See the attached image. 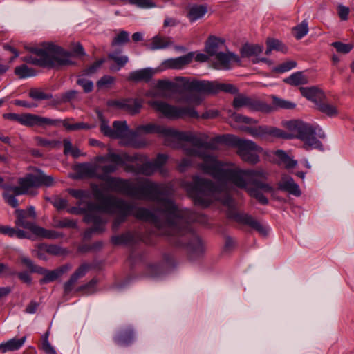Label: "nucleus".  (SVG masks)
Masks as SVG:
<instances>
[{"mask_svg": "<svg viewBox=\"0 0 354 354\" xmlns=\"http://www.w3.org/2000/svg\"><path fill=\"white\" fill-rule=\"evenodd\" d=\"M24 180V188L26 189V194L35 195V189L38 187H50L53 185V178H20Z\"/></svg>", "mask_w": 354, "mask_h": 354, "instance_id": "4be33fe9", "label": "nucleus"}, {"mask_svg": "<svg viewBox=\"0 0 354 354\" xmlns=\"http://www.w3.org/2000/svg\"><path fill=\"white\" fill-rule=\"evenodd\" d=\"M142 103V100L138 98H125L110 101L108 104L110 106H115L131 115H135L140 113Z\"/></svg>", "mask_w": 354, "mask_h": 354, "instance_id": "f3484780", "label": "nucleus"}, {"mask_svg": "<svg viewBox=\"0 0 354 354\" xmlns=\"http://www.w3.org/2000/svg\"><path fill=\"white\" fill-rule=\"evenodd\" d=\"M232 105L236 109L246 107L254 111H261L263 113L272 111V106L267 104L256 97H250L244 94L236 95L234 98Z\"/></svg>", "mask_w": 354, "mask_h": 354, "instance_id": "2eb2a0df", "label": "nucleus"}, {"mask_svg": "<svg viewBox=\"0 0 354 354\" xmlns=\"http://www.w3.org/2000/svg\"><path fill=\"white\" fill-rule=\"evenodd\" d=\"M133 340V333L130 329L123 330L114 337L115 342L120 346H129Z\"/></svg>", "mask_w": 354, "mask_h": 354, "instance_id": "2f4dec72", "label": "nucleus"}, {"mask_svg": "<svg viewBox=\"0 0 354 354\" xmlns=\"http://www.w3.org/2000/svg\"><path fill=\"white\" fill-rule=\"evenodd\" d=\"M133 236L129 232L122 234L121 235L113 236L111 237V242L114 245L126 244L131 241Z\"/></svg>", "mask_w": 354, "mask_h": 354, "instance_id": "3c124183", "label": "nucleus"}, {"mask_svg": "<svg viewBox=\"0 0 354 354\" xmlns=\"http://www.w3.org/2000/svg\"><path fill=\"white\" fill-rule=\"evenodd\" d=\"M192 183H184L183 186L194 204L207 207L213 201H220L231 208L234 201L229 194L232 187L245 189L251 197L262 205H268V199L263 193H270L275 197L273 187L260 178H193Z\"/></svg>", "mask_w": 354, "mask_h": 354, "instance_id": "f03ea898", "label": "nucleus"}, {"mask_svg": "<svg viewBox=\"0 0 354 354\" xmlns=\"http://www.w3.org/2000/svg\"><path fill=\"white\" fill-rule=\"evenodd\" d=\"M214 59L223 69H229L230 68V62L232 61L240 62L239 57L234 53L230 52L227 48H226V50L220 52Z\"/></svg>", "mask_w": 354, "mask_h": 354, "instance_id": "393cba45", "label": "nucleus"}, {"mask_svg": "<svg viewBox=\"0 0 354 354\" xmlns=\"http://www.w3.org/2000/svg\"><path fill=\"white\" fill-rule=\"evenodd\" d=\"M295 104L289 101L284 100L277 97H273V106L272 111L274 108H282L286 109H291L295 107Z\"/></svg>", "mask_w": 354, "mask_h": 354, "instance_id": "864d4df0", "label": "nucleus"}, {"mask_svg": "<svg viewBox=\"0 0 354 354\" xmlns=\"http://www.w3.org/2000/svg\"><path fill=\"white\" fill-rule=\"evenodd\" d=\"M108 189L122 195L138 199L155 201L160 205L159 211L165 216L161 220L153 212L145 207H136L131 215L138 220L151 223L161 231V234L175 239L174 243L185 247L189 254L195 257L204 252V246L200 237L189 227L196 221V216L188 209H180L176 206L170 196L169 187L149 181L136 178H108Z\"/></svg>", "mask_w": 354, "mask_h": 354, "instance_id": "f257e3e1", "label": "nucleus"}, {"mask_svg": "<svg viewBox=\"0 0 354 354\" xmlns=\"http://www.w3.org/2000/svg\"><path fill=\"white\" fill-rule=\"evenodd\" d=\"M89 270V266L86 263L82 264L71 275L69 279L64 283V296L66 297L73 290L79 279L84 277Z\"/></svg>", "mask_w": 354, "mask_h": 354, "instance_id": "a211bd4d", "label": "nucleus"}, {"mask_svg": "<svg viewBox=\"0 0 354 354\" xmlns=\"http://www.w3.org/2000/svg\"><path fill=\"white\" fill-rule=\"evenodd\" d=\"M267 46H270L273 50H277L283 53L287 51V48L280 41L277 39H268Z\"/></svg>", "mask_w": 354, "mask_h": 354, "instance_id": "13d9d810", "label": "nucleus"}, {"mask_svg": "<svg viewBox=\"0 0 354 354\" xmlns=\"http://www.w3.org/2000/svg\"><path fill=\"white\" fill-rule=\"evenodd\" d=\"M87 209H88L87 208ZM84 217V221L87 223H93V227L91 228L93 232H102L104 231V223L99 215L94 214L95 211H89Z\"/></svg>", "mask_w": 354, "mask_h": 354, "instance_id": "7c9ffc66", "label": "nucleus"}, {"mask_svg": "<svg viewBox=\"0 0 354 354\" xmlns=\"http://www.w3.org/2000/svg\"><path fill=\"white\" fill-rule=\"evenodd\" d=\"M105 180L98 185L92 187L93 194L94 198L100 202L98 205L93 203H88V209L89 211H101L108 214L118 213V215L114 219L112 225V229L114 231L118 230L120 225L124 223L127 216L131 215L132 211L134 209V205L124 199L117 198L113 196H106L109 192H114L108 189L106 183L109 180L104 178Z\"/></svg>", "mask_w": 354, "mask_h": 354, "instance_id": "39448f33", "label": "nucleus"}, {"mask_svg": "<svg viewBox=\"0 0 354 354\" xmlns=\"http://www.w3.org/2000/svg\"><path fill=\"white\" fill-rule=\"evenodd\" d=\"M172 45L173 41L171 37L157 35L151 39L148 48L151 50H157L165 49Z\"/></svg>", "mask_w": 354, "mask_h": 354, "instance_id": "cd10ccee", "label": "nucleus"}, {"mask_svg": "<svg viewBox=\"0 0 354 354\" xmlns=\"http://www.w3.org/2000/svg\"><path fill=\"white\" fill-rule=\"evenodd\" d=\"M156 86L160 90L171 91L174 90L175 84L169 80H160L158 81Z\"/></svg>", "mask_w": 354, "mask_h": 354, "instance_id": "bf43d9fd", "label": "nucleus"}, {"mask_svg": "<svg viewBox=\"0 0 354 354\" xmlns=\"http://www.w3.org/2000/svg\"><path fill=\"white\" fill-rule=\"evenodd\" d=\"M30 52L37 55H27L21 58L26 63L44 68H55L75 65L72 60L73 55L63 48L53 44H43L40 46L26 48Z\"/></svg>", "mask_w": 354, "mask_h": 354, "instance_id": "423d86ee", "label": "nucleus"}, {"mask_svg": "<svg viewBox=\"0 0 354 354\" xmlns=\"http://www.w3.org/2000/svg\"><path fill=\"white\" fill-rule=\"evenodd\" d=\"M36 143L39 146H41L48 149H55L60 147L61 142L58 140H50L46 138L37 136L35 138Z\"/></svg>", "mask_w": 354, "mask_h": 354, "instance_id": "c03bdc74", "label": "nucleus"}, {"mask_svg": "<svg viewBox=\"0 0 354 354\" xmlns=\"http://www.w3.org/2000/svg\"><path fill=\"white\" fill-rule=\"evenodd\" d=\"M297 66L296 62L293 60L286 61L274 68L277 73H284L294 68Z\"/></svg>", "mask_w": 354, "mask_h": 354, "instance_id": "5fc2aeb1", "label": "nucleus"}, {"mask_svg": "<svg viewBox=\"0 0 354 354\" xmlns=\"http://www.w3.org/2000/svg\"><path fill=\"white\" fill-rule=\"evenodd\" d=\"M115 82V78L110 75H104L97 82V87L99 89L110 88Z\"/></svg>", "mask_w": 354, "mask_h": 354, "instance_id": "de8ad7c7", "label": "nucleus"}, {"mask_svg": "<svg viewBox=\"0 0 354 354\" xmlns=\"http://www.w3.org/2000/svg\"><path fill=\"white\" fill-rule=\"evenodd\" d=\"M284 82L292 86H299L306 84L308 81L307 77L304 75L303 72L299 71L286 78Z\"/></svg>", "mask_w": 354, "mask_h": 354, "instance_id": "e433bc0d", "label": "nucleus"}, {"mask_svg": "<svg viewBox=\"0 0 354 354\" xmlns=\"http://www.w3.org/2000/svg\"><path fill=\"white\" fill-rule=\"evenodd\" d=\"M72 266L71 264H64L57 269L49 271L44 268V272L41 274L44 277L39 280L40 284H45L48 282L54 281L62 274L66 273L71 269Z\"/></svg>", "mask_w": 354, "mask_h": 354, "instance_id": "b1692460", "label": "nucleus"}, {"mask_svg": "<svg viewBox=\"0 0 354 354\" xmlns=\"http://www.w3.org/2000/svg\"><path fill=\"white\" fill-rule=\"evenodd\" d=\"M26 337L24 336L19 339H17L15 338L9 339L8 341L5 342L6 344V351H15L20 349L21 346L24 345L26 342Z\"/></svg>", "mask_w": 354, "mask_h": 354, "instance_id": "37998d69", "label": "nucleus"}, {"mask_svg": "<svg viewBox=\"0 0 354 354\" xmlns=\"http://www.w3.org/2000/svg\"><path fill=\"white\" fill-rule=\"evenodd\" d=\"M121 50H115L111 53L108 55V57L110 59L114 61L117 65L119 66V68L125 66V64L129 62V57L127 55H120Z\"/></svg>", "mask_w": 354, "mask_h": 354, "instance_id": "a18cd8bd", "label": "nucleus"}, {"mask_svg": "<svg viewBox=\"0 0 354 354\" xmlns=\"http://www.w3.org/2000/svg\"><path fill=\"white\" fill-rule=\"evenodd\" d=\"M19 260L21 264L29 270L30 272L42 274L44 268L34 263V262L28 257L21 256Z\"/></svg>", "mask_w": 354, "mask_h": 354, "instance_id": "58836bf2", "label": "nucleus"}, {"mask_svg": "<svg viewBox=\"0 0 354 354\" xmlns=\"http://www.w3.org/2000/svg\"><path fill=\"white\" fill-rule=\"evenodd\" d=\"M24 180L19 178L18 185H12L8 182H6L4 178H0V189H3V198L6 202L12 207L18 206V201L16 196L26 194V189L24 188Z\"/></svg>", "mask_w": 354, "mask_h": 354, "instance_id": "dca6fc26", "label": "nucleus"}, {"mask_svg": "<svg viewBox=\"0 0 354 354\" xmlns=\"http://www.w3.org/2000/svg\"><path fill=\"white\" fill-rule=\"evenodd\" d=\"M84 76L82 75V73L78 76L77 84L82 86L85 93H90L93 89V83L91 80L85 78Z\"/></svg>", "mask_w": 354, "mask_h": 354, "instance_id": "8fccbe9b", "label": "nucleus"}, {"mask_svg": "<svg viewBox=\"0 0 354 354\" xmlns=\"http://www.w3.org/2000/svg\"><path fill=\"white\" fill-rule=\"evenodd\" d=\"M29 97L35 100H50L52 98V95L46 93L40 89L32 88L29 91Z\"/></svg>", "mask_w": 354, "mask_h": 354, "instance_id": "09e8293b", "label": "nucleus"}, {"mask_svg": "<svg viewBox=\"0 0 354 354\" xmlns=\"http://www.w3.org/2000/svg\"><path fill=\"white\" fill-rule=\"evenodd\" d=\"M17 225L30 230L35 235L41 238L55 239L60 236L59 232L55 230H46L35 225L33 222L27 220L24 210L17 209L15 211Z\"/></svg>", "mask_w": 354, "mask_h": 354, "instance_id": "ddd939ff", "label": "nucleus"}, {"mask_svg": "<svg viewBox=\"0 0 354 354\" xmlns=\"http://www.w3.org/2000/svg\"><path fill=\"white\" fill-rule=\"evenodd\" d=\"M233 136H234L231 135H223L216 136L209 141L207 140H205L203 151L209 152L208 150H217L218 149L219 143L227 142H232V137Z\"/></svg>", "mask_w": 354, "mask_h": 354, "instance_id": "c85d7f7f", "label": "nucleus"}, {"mask_svg": "<svg viewBox=\"0 0 354 354\" xmlns=\"http://www.w3.org/2000/svg\"><path fill=\"white\" fill-rule=\"evenodd\" d=\"M64 145V155L71 154L73 158H77L82 153L80 151V149L74 146H73L71 142L69 139L65 138L63 140Z\"/></svg>", "mask_w": 354, "mask_h": 354, "instance_id": "ea45409f", "label": "nucleus"}, {"mask_svg": "<svg viewBox=\"0 0 354 354\" xmlns=\"http://www.w3.org/2000/svg\"><path fill=\"white\" fill-rule=\"evenodd\" d=\"M225 40L216 36H209L205 45V52L210 57H216L220 52L226 50Z\"/></svg>", "mask_w": 354, "mask_h": 354, "instance_id": "aec40b11", "label": "nucleus"}, {"mask_svg": "<svg viewBox=\"0 0 354 354\" xmlns=\"http://www.w3.org/2000/svg\"><path fill=\"white\" fill-rule=\"evenodd\" d=\"M15 73L19 78L25 79L36 76L37 71L32 68L28 67L26 64H22L15 68Z\"/></svg>", "mask_w": 354, "mask_h": 354, "instance_id": "4c0bfd02", "label": "nucleus"}, {"mask_svg": "<svg viewBox=\"0 0 354 354\" xmlns=\"http://www.w3.org/2000/svg\"><path fill=\"white\" fill-rule=\"evenodd\" d=\"M337 52L343 54L348 53L353 49V45L350 44H344L340 41H335L331 44Z\"/></svg>", "mask_w": 354, "mask_h": 354, "instance_id": "6e6d98bb", "label": "nucleus"}, {"mask_svg": "<svg viewBox=\"0 0 354 354\" xmlns=\"http://www.w3.org/2000/svg\"><path fill=\"white\" fill-rule=\"evenodd\" d=\"M194 57L193 53H189L187 55L165 60L162 63V67L164 69H180L185 66L189 64Z\"/></svg>", "mask_w": 354, "mask_h": 354, "instance_id": "5701e85b", "label": "nucleus"}, {"mask_svg": "<svg viewBox=\"0 0 354 354\" xmlns=\"http://www.w3.org/2000/svg\"><path fill=\"white\" fill-rule=\"evenodd\" d=\"M3 118L6 120L16 121L27 127H44L45 125H56L60 121L39 116L32 113L17 114L14 113H4Z\"/></svg>", "mask_w": 354, "mask_h": 354, "instance_id": "f8f14e48", "label": "nucleus"}, {"mask_svg": "<svg viewBox=\"0 0 354 354\" xmlns=\"http://www.w3.org/2000/svg\"><path fill=\"white\" fill-rule=\"evenodd\" d=\"M274 156L278 165L288 170L295 168L297 165V160L289 156L283 150H277L274 152Z\"/></svg>", "mask_w": 354, "mask_h": 354, "instance_id": "bb28decb", "label": "nucleus"}, {"mask_svg": "<svg viewBox=\"0 0 354 354\" xmlns=\"http://www.w3.org/2000/svg\"><path fill=\"white\" fill-rule=\"evenodd\" d=\"M17 275V277H19V279L24 283L28 284V285H30L31 283H32V278L29 275V274L26 272H19V273H17L15 274V275Z\"/></svg>", "mask_w": 354, "mask_h": 354, "instance_id": "338daca9", "label": "nucleus"}, {"mask_svg": "<svg viewBox=\"0 0 354 354\" xmlns=\"http://www.w3.org/2000/svg\"><path fill=\"white\" fill-rule=\"evenodd\" d=\"M136 138L138 133H156L160 135H162L167 138L171 139L172 134L174 133V129L166 128L163 126L156 125L152 123L147 124L145 125H140L137 127L136 131Z\"/></svg>", "mask_w": 354, "mask_h": 354, "instance_id": "6ab92c4d", "label": "nucleus"}, {"mask_svg": "<svg viewBox=\"0 0 354 354\" xmlns=\"http://www.w3.org/2000/svg\"><path fill=\"white\" fill-rule=\"evenodd\" d=\"M154 74V71L150 68L134 71L129 73L128 80L133 82L149 81Z\"/></svg>", "mask_w": 354, "mask_h": 354, "instance_id": "c756f323", "label": "nucleus"}, {"mask_svg": "<svg viewBox=\"0 0 354 354\" xmlns=\"http://www.w3.org/2000/svg\"><path fill=\"white\" fill-rule=\"evenodd\" d=\"M129 2L140 8H150L156 6V4L151 0H129Z\"/></svg>", "mask_w": 354, "mask_h": 354, "instance_id": "4d7b16f0", "label": "nucleus"}, {"mask_svg": "<svg viewBox=\"0 0 354 354\" xmlns=\"http://www.w3.org/2000/svg\"><path fill=\"white\" fill-rule=\"evenodd\" d=\"M177 80L180 81L184 86L186 91L184 98L189 103L198 104L202 101V93L215 94L223 91L235 94L238 92V89L232 84L209 81H190L183 77H179Z\"/></svg>", "mask_w": 354, "mask_h": 354, "instance_id": "0eeeda50", "label": "nucleus"}, {"mask_svg": "<svg viewBox=\"0 0 354 354\" xmlns=\"http://www.w3.org/2000/svg\"><path fill=\"white\" fill-rule=\"evenodd\" d=\"M25 177H51L50 175H46L41 170L36 167H30L29 172L26 175Z\"/></svg>", "mask_w": 354, "mask_h": 354, "instance_id": "680f3d73", "label": "nucleus"}, {"mask_svg": "<svg viewBox=\"0 0 354 354\" xmlns=\"http://www.w3.org/2000/svg\"><path fill=\"white\" fill-rule=\"evenodd\" d=\"M278 189L286 192L289 194L299 197L301 195V191L299 185L292 178H283L277 183Z\"/></svg>", "mask_w": 354, "mask_h": 354, "instance_id": "a878e982", "label": "nucleus"}, {"mask_svg": "<svg viewBox=\"0 0 354 354\" xmlns=\"http://www.w3.org/2000/svg\"><path fill=\"white\" fill-rule=\"evenodd\" d=\"M78 93V91L75 90H70L66 92L60 93L56 96L57 102L59 104L71 102L77 97Z\"/></svg>", "mask_w": 354, "mask_h": 354, "instance_id": "a19ab883", "label": "nucleus"}, {"mask_svg": "<svg viewBox=\"0 0 354 354\" xmlns=\"http://www.w3.org/2000/svg\"><path fill=\"white\" fill-rule=\"evenodd\" d=\"M46 251L53 255H59L62 254V248L56 245H49L46 247Z\"/></svg>", "mask_w": 354, "mask_h": 354, "instance_id": "0e129e2a", "label": "nucleus"}, {"mask_svg": "<svg viewBox=\"0 0 354 354\" xmlns=\"http://www.w3.org/2000/svg\"><path fill=\"white\" fill-rule=\"evenodd\" d=\"M299 89L304 97L314 102L316 105L317 102H319L318 100L321 99L323 95L322 92L316 87H301Z\"/></svg>", "mask_w": 354, "mask_h": 354, "instance_id": "f704fd0d", "label": "nucleus"}, {"mask_svg": "<svg viewBox=\"0 0 354 354\" xmlns=\"http://www.w3.org/2000/svg\"><path fill=\"white\" fill-rule=\"evenodd\" d=\"M130 41L129 33L125 30H120L113 39L111 46H122Z\"/></svg>", "mask_w": 354, "mask_h": 354, "instance_id": "49530a36", "label": "nucleus"}, {"mask_svg": "<svg viewBox=\"0 0 354 354\" xmlns=\"http://www.w3.org/2000/svg\"><path fill=\"white\" fill-rule=\"evenodd\" d=\"M138 156H130L125 152L115 153L109 152L105 156H97L93 163H83L78 167L79 171L88 177H104L115 172L120 167H124L127 171L146 176L153 175L161 171L168 160L165 154L159 153L152 161H145L142 165H129L138 160Z\"/></svg>", "mask_w": 354, "mask_h": 354, "instance_id": "20e7f679", "label": "nucleus"}, {"mask_svg": "<svg viewBox=\"0 0 354 354\" xmlns=\"http://www.w3.org/2000/svg\"><path fill=\"white\" fill-rule=\"evenodd\" d=\"M5 274L6 276L15 275L16 272L10 269L7 264L0 263V275Z\"/></svg>", "mask_w": 354, "mask_h": 354, "instance_id": "69168bd1", "label": "nucleus"}, {"mask_svg": "<svg viewBox=\"0 0 354 354\" xmlns=\"http://www.w3.org/2000/svg\"><path fill=\"white\" fill-rule=\"evenodd\" d=\"M41 348L46 354H56V351L49 342H42Z\"/></svg>", "mask_w": 354, "mask_h": 354, "instance_id": "774afa93", "label": "nucleus"}, {"mask_svg": "<svg viewBox=\"0 0 354 354\" xmlns=\"http://www.w3.org/2000/svg\"><path fill=\"white\" fill-rule=\"evenodd\" d=\"M104 62V59H101L95 62L93 64L82 71V75H91L95 74L100 68L102 64Z\"/></svg>", "mask_w": 354, "mask_h": 354, "instance_id": "603ef678", "label": "nucleus"}, {"mask_svg": "<svg viewBox=\"0 0 354 354\" xmlns=\"http://www.w3.org/2000/svg\"><path fill=\"white\" fill-rule=\"evenodd\" d=\"M244 131L255 138H273L288 140L295 138L293 134L272 126L261 125L254 127H245Z\"/></svg>", "mask_w": 354, "mask_h": 354, "instance_id": "4468645a", "label": "nucleus"}, {"mask_svg": "<svg viewBox=\"0 0 354 354\" xmlns=\"http://www.w3.org/2000/svg\"><path fill=\"white\" fill-rule=\"evenodd\" d=\"M97 283L96 279H92L88 283L86 284L79 286L76 288V292H84L85 294L91 293V292L88 290L90 288H93Z\"/></svg>", "mask_w": 354, "mask_h": 354, "instance_id": "052dcab7", "label": "nucleus"}, {"mask_svg": "<svg viewBox=\"0 0 354 354\" xmlns=\"http://www.w3.org/2000/svg\"><path fill=\"white\" fill-rule=\"evenodd\" d=\"M232 217L236 222L251 227L263 236L268 234L267 230L257 220L248 214L236 213Z\"/></svg>", "mask_w": 354, "mask_h": 354, "instance_id": "412c9836", "label": "nucleus"}, {"mask_svg": "<svg viewBox=\"0 0 354 354\" xmlns=\"http://www.w3.org/2000/svg\"><path fill=\"white\" fill-rule=\"evenodd\" d=\"M290 127L297 131L296 137L303 141L305 149H322V142L315 137L317 135L320 138H325V133L320 128L302 121L291 122Z\"/></svg>", "mask_w": 354, "mask_h": 354, "instance_id": "1a4fd4ad", "label": "nucleus"}, {"mask_svg": "<svg viewBox=\"0 0 354 354\" xmlns=\"http://www.w3.org/2000/svg\"><path fill=\"white\" fill-rule=\"evenodd\" d=\"M263 50V46L258 44H245L243 46L241 49V54L243 57H254L255 58L261 53Z\"/></svg>", "mask_w": 354, "mask_h": 354, "instance_id": "473e14b6", "label": "nucleus"}, {"mask_svg": "<svg viewBox=\"0 0 354 354\" xmlns=\"http://www.w3.org/2000/svg\"><path fill=\"white\" fill-rule=\"evenodd\" d=\"M232 143L237 148V153L242 160L252 165L259 162V153L263 149L254 142L233 136Z\"/></svg>", "mask_w": 354, "mask_h": 354, "instance_id": "9b49d317", "label": "nucleus"}, {"mask_svg": "<svg viewBox=\"0 0 354 354\" xmlns=\"http://www.w3.org/2000/svg\"><path fill=\"white\" fill-rule=\"evenodd\" d=\"M207 12V8L203 5H194L192 6L187 13L190 21H195L202 18Z\"/></svg>", "mask_w": 354, "mask_h": 354, "instance_id": "c9c22d12", "label": "nucleus"}, {"mask_svg": "<svg viewBox=\"0 0 354 354\" xmlns=\"http://www.w3.org/2000/svg\"><path fill=\"white\" fill-rule=\"evenodd\" d=\"M316 106L318 111L330 118L336 117L339 114L337 106L326 101H319Z\"/></svg>", "mask_w": 354, "mask_h": 354, "instance_id": "72a5a7b5", "label": "nucleus"}, {"mask_svg": "<svg viewBox=\"0 0 354 354\" xmlns=\"http://www.w3.org/2000/svg\"><path fill=\"white\" fill-rule=\"evenodd\" d=\"M100 119L101 122L100 131L104 136L111 138H120L123 145L136 149L143 148L147 145L145 141L138 140L136 138V133L129 129L126 121H115L111 128L109 126L108 122L104 120L101 115Z\"/></svg>", "mask_w": 354, "mask_h": 354, "instance_id": "6e6552de", "label": "nucleus"}, {"mask_svg": "<svg viewBox=\"0 0 354 354\" xmlns=\"http://www.w3.org/2000/svg\"><path fill=\"white\" fill-rule=\"evenodd\" d=\"M148 104L156 111L161 113L165 117L169 119H178L188 117L198 118V113L189 106H175L166 102L158 100L149 101Z\"/></svg>", "mask_w": 354, "mask_h": 354, "instance_id": "9d476101", "label": "nucleus"}, {"mask_svg": "<svg viewBox=\"0 0 354 354\" xmlns=\"http://www.w3.org/2000/svg\"><path fill=\"white\" fill-rule=\"evenodd\" d=\"M171 139L190 142L191 146L180 143L179 147L183 149L185 155L201 159L203 162L198 165L200 169L213 177H266L267 175L263 169L243 170L233 163L218 160L216 156L209 152L203 151L205 140H208V136L205 133L178 131L174 129Z\"/></svg>", "mask_w": 354, "mask_h": 354, "instance_id": "7ed1b4c3", "label": "nucleus"}, {"mask_svg": "<svg viewBox=\"0 0 354 354\" xmlns=\"http://www.w3.org/2000/svg\"><path fill=\"white\" fill-rule=\"evenodd\" d=\"M188 157L182 159L178 165V169L180 171H184L187 167L192 165V156H187Z\"/></svg>", "mask_w": 354, "mask_h": 354, "instance_id": "e2e57ef3", "label": "nucleus"}, {"mask_svg": "<svg viewBox=\"0 0 354 354\" xmlns=\"http://www.w3.org/2000/svg\"><path fill=\"white\" fill-rule=\"evenodd\" d=\"M308 32V23L306 20L292 28V33L297 39H301Z\"/></svg>", "mask_w": 354, "mask_h": 354, "instance_id": "79ce46f5", "label": "nucleus"}]
</instances>
